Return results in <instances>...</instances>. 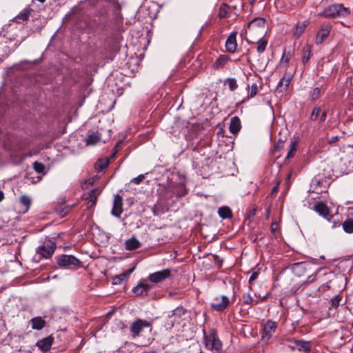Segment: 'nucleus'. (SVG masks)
<instances>
[{
	"instance_id": "38",
	"label": "nucleus",
	"mask_w": 353,
	"mask_h": 353,
	"mask_svg": "<svg viewBox=\"0 0 353 353\" xmlns=\"http://www.w3.org/2000/svg\"><path fill=\"white\" fill-rule=\"evenodd\" d=\"M321 94V88L319 87L314 88L310 93L312 101H316Z\"/></svg>"
},
{
	"instance_id": "50",
	"label": "nucleus",
	"mask_w": 353,
	"mask_h": 353,
	"mask_svg": "<svg viewBox=\"0 0 353 353\" xmlns=\"http://www.w3.org/2000/svg\"><path fill=\"white\" fill-rule=\"evenodd\" d=\"M326 117H327V111H323L321 114V116H320V118H319V123H323L325 121Z\"/></svg>"
},
{
	"instance_id": "10",
	"label": "nucleus",
	"mask_w": 353,
	"mask_h": 353,
	"mask_svg": "<svg viewBox=\"0 0 353 353\" xmlns=\"http://www.w3.org/2000/svg\"><path fill=\"white\" fill-rule=\"evenodd\" d=\"M215 301L216 302L211 303V307L218 312L224 310L230 303V300L225 295L221 296V301L219 298H216Z\"/></svg>"
},
{
	"instance_id": "52",
	"label": "nucleus",
	"mask_w": 353,
	"mask_h": 353,
	"mask_svg": "<svg viewBox=\"0 0 353 353\" xmlns=\"http://www.w3.org/2000/svg\"><path fill=\"white\" fill-rule=\"evenodd\" d=\"M303 267V264L297 263L294 264L293 269L295 270L296 269H301Z\"/></svg>"
},
{
	"instance_id": "59",
	"label": "nucleus",
	"mask_w": 353,
	"mask_h": 353,
	"mask_svg": "<svg viewBox=\"0 0 353 353\" xmlns=\"http://www.w3.org/2000/svg\"><path fill=\"white\" fill-rule=\"evenodd\" d=\"M277 189V187H274L273 191H275Z\"/></svg>"
},
{
	"instance_id": "11",
	"label": "nucleus",
	"mask_w": 353,
	"mask_h": 353,
	"mask_svg": "<svg viewBox=\"0 0 353 353\" xmlns=\"http://www.w3.org/2000/svg\"><path fill=\"white\" fill-rule=\"evenodd\" d=\"M314 210L323 217L330 220L332 217L330 211L327 205L323 202H317L314 205Z\"/></svg>"
},
{
	"instance_id": "26",
	"label": "nucleus",
	"mask_w": 353,
	"mask_h": 353,
	"mask_svg": "<svg viewBox=\"0 0 353 353\" xmlns=\"http://www.w3.org/2000/svg\"><path fill=\"white\" fill-rule=\"evenodd\" d=\"M218 214L223 219H229L232 216L231 209L228 206H223L219 208Z\"/></svg>"
},
{
	"instance_id": "60",
	"label": "nucleus",
	"mask_w": 353,
	"mask_h": 353,
	"mask_svg": "<svg viewBox=\"0 0 353 353\" xmlns=\"http://www.w3.org/2000/svg\"><path fill=\"white\" fill-rule=\"evenodd\" d=\"M256 0H252V3H253Z\"/></svg>"
},
{
	"instance_id": "27",
	"label": "nucleus",
	"mask_w": 353,
	"mask_h": 353,
	"mask_svg": "<svg viewBox=\"0 0 353 353\" xmlns=\"http://www.w3.org/2000/svg\"><path fill=\"white\" fill-rule=\"evenodd\" d=\"M228 61V57L226 55H221L219 58L214 62L213 68L215 69H220L224 67V65Z\"/></svg>"
},
{
	"instance_id": "33",
	"label": "nucleus",
	"mask_w": 353,
	"mask_h": 353,
	"mask_svg": "<svg viewBox=\"0 0 353 353\" xmlns=\"http://www.w3.org/2000/svg\"><path fill=\"white\" fill-rule=\"evenodd\" d=\"M307 26L306 21H302L297 23L296 28L294 32V36L296 37H299L301 34L304 32L305 28Z\"/></svg>"
},
{
	"instance_id": "17",
	"label": "nucleus",
	"mask_w": 353,
	"mask_h": 353,
	"mask_svg": "<svg viewBox=\"0 0 353 353\" xmlns=\"http://www.w3.org/2000/svg\"><path fill=\"white\" fill-rule=\"evenodd\" d=\"M291 79L292 74L290 72H285L278 83L277 89L279 90L280 92L286 90L288 85H290Z\"/></svg>"
},
{
	"instance_id": "39",
	"label": "nucleus",
	"mask_w": 353,
	"mask_h": 353,
	"mask_svg": "<svg viewBox=\"0 0 353 353\" xmlns=\"http://www.w3.org/2000/svg\"><path fill=\"white\" fill-rule=\"evenodd\" d=\"M225 82L228 83L229 89L231 91H234L238 88L237 81L234 78H228Z\"/></svg>"
},
{
	"instance_id": "48",
	"label": "nucleus",
	"mask_w": 353,
	"mask_h": 353,
	"mask_svg": "<svg viewBox=\"0 0 353 353\" xmlns=\"http://www.w3.org/2000/svg\"><path fill=\"white\" fill-rule=\"evenodd\" d=\"M258 276H259V272H258L257 271H254V272L252 273V274H251V276H250V279H249V283H250V285H252V283L254 280H256V279L258 278Z\"/></svg>"
},
{
	"instance_id": "43",
	"label": "nucleus",
	"mask_w": 353,
	"mask_h": 353,
	"mask_svg": "<svg viewBox=\"0 0 353 353\" xmlns=\"http://www.w3.org/2000/svg\"><path fill=\"white\" fill-rule=\"evenodd\" d=\"M213 261L216 264L217 268L221 269L223 265V259L217 254L212 255Z\"/></svg>"
},
{
	"instance_id": "45",
	"label": "nucleus",
	"mask_w": 353,
	"mask_h": 353,
	"mask_svg": "<svg viewBox=\"0 0 353 353\" xmlns=\"http://www.w3.org/2000/svg\"><path fill=\"white\" fill-rule=\"evenodd\" d=\"M341 301V296H340V295L335 296L331 300L332 306L334 307H337L339 305Z\"/></svg>"
},
{
	"instance_id": "55",
	"label": "nucleus",
	"mask_w": 353,
	"mask_h": 353,
	"mask_svg": "<svg viewBox=\"0 0 353 353\" xmlns=\"http://www.w3.org/2000/svg\"><path fill=\"white\" fill-rule=\"evenodd\" d=\"M4 199V194L0 190V202H1Z\"/></svg>"
},
{
	"instance_id": "20",
	"label": "nucleus",
	"mask_w": 353,
	"mask_h": 353,
	"mask_svg": "<svg viewBox=\"0 0 353 353\" xmlns=\"http://www.w3.org/2000/svg\"><path fill=\"white\" fill-rule=\"evenodd\" d=\"M276 328V323L273 321H268L264 325L263 338L269 339L272 336V334L275 332Z\"/></svg>"
},
{
	"instance_id": "28",
	"label": "nucleus",
	"mask_w": 353,
	"mask_h": 353,
	"mask_svg": "<svg viewBox=\"0 0 353 353\" xmlns=\"http://www.w3.org/2000/svg\"><path fill=\"white\" fill-rule=\"evenodd\" d=\"M343 230L347 234L353 233V219L347 218L342 223Z\"/></svg>"
},
{
	"instance_id": "41",
	"label": "nucleus",
	"mask_w": 353,
	"mask_h": 353,
	"mask_svg": "<svg viewBox=\"0 0 353 353\" xmlns=\"http://www.w3.org/2000/svg\"><path fill=\"white\" fill-rule=\"evenodd\" d=\"M321 113V108L315 107L310 114V119L311 121H316Z\"/></svg>"
},
{
	"instance_id": "5",
	"label": "nucleus",
	"mask_w": 353,
	"mask_h": 353,
	"mask_svg": "<svg viewBox=\"0 0 353 353\" xmlns=\"http://www.w3.org/2000/svg\"><path fill=\"white\" fill-rule=\"evenodd\" d=\"M144 329H148L151 332L152 330L151 323L141 319H137L133 321L130 326V332L132 339H136L137 337L140 336Z\"/></svg>"
},
{
	"instance_id": "34",
	"label": "nucleus",
	"mask_w": 353,
	"mask_h": 353,
	"mask_svg": "<svg viewBox=\"0 0 353 353\" xmlns=\"http://www.w3.org/2000/svg\"><path fill=\"white\" fill-rule=\"evenodd\" d=\"M257 37L259 38V41L257 42V43H258L257 52L259 53H262L266 48V46L268 44V41L265 39H263V36H262V37L257 36Z\"/></svg>"
},
{
	"instance_id": "18",
	"label": "nucleus",
	"mask_w": 353,
	"mask_h": 353,
	"mask_svg": "<svg viewBox=\"0 0 353 353\" xmlns=\"http://www.w3.org/2000/svg\"><path fill=\"white\" fill-rule=\"evenodd\" d=\"M53 341L52 336H47L37 343V347L43 352H46L50 350Z\"/></svg>"
},
{
	"instance_id": "3",
	"label": "nucleus",
	"mask_w": 353,
	"mask_h": 353,
	"mask_svg": "<svg viewBox=\"0 0 353 353\" xmlns=\"http://www.w3.org/2000/svg\"><path fill=\"white\" fill-rule=\"evenodd\" d=\"M350 13L349 8L344 7L343 4L334 3L327 7L320 14L326 17L335 18L336 17H347Z\"/></svg>"
},
{
	"instance_id": "4",
	"label": "nucleus",
	"mask_w": 353,
	"mask_h": 353,
	"mask_svg": "<svg viewBox=\"0 0 353 353\" xmlns=\"http://www.w3.org/2000/svg\"><path fill=\"white\" fill-rule=\"evenodd\" d=\"M56 249V243L50 239H46L41 245L37 248V253L34 257L38 260L41 259H49L54 254Z\"/></svg>"
},
{
	"instance_id": "8",
	"label": "nucleus",
	"mask_w": 353,
	"mask_h": 353,
	"mask_svg": "<svg viewBox=\"0 0 353 353\" xmlns=\"http://www.w3.org/2000/svg\"><path fill=\"white\" fill-rule=\"evenodd\" d=\"M171 275V271L169 269H164L161 271H157L150 274L148 276V280L152 283H160Z\"/></svg>"
},
{
	"instance_id": "15",
	"label": "nucleus",
	"mask_w": 353,
	"mask_h": 353,
	"mask_svg": "<svg viewBox=\"0 0 353 353\" xmlns=\"http://www.w3.org/2000/svg\"><path fill=\"white\" fill-rule=\"evenodd\" d=\"M330 32V27L329 25L323 26L316 34L315 43L316 44L321 43L328 37Z\"/></svg>"
},
{
	"instance_id": "57",
	"label": "nucleus",
	"mask_w": 353,
	"mask_h": 353,
	"mask_svg": "<svg viewBox=\"0 0 353 353\" xmlns=\"http://www.w3.org/2000/svg\"><path fill=\"white\" fill-rule=\"evenodd\" d=\"M269 296V294H266L265 296H263L262 298H261V300H265Z\"/></svg>"
},
{
	"instance_id": "35",
	"label": "nucleus",
	"mask_w": 353,
	"mask_h": 353,
	"mask_svg": "<svg viewBox=\"0 0 353 353\" xmlns=\"http://www.w3.org/2000/svg\"><path fill=\"white\" fill-rule=\"evenodd\" d=\"M296 145H297V142L295 140L291 141L290 145V148H289L288 152L286 156V159H290L292 157H293L294 153L295 152V151L296 150Z\"/></svg>"
},
{
	"instance_id": "16",
	"label": "nucleus",
	"mask_w": 353,
	"mask_h": 353,
	"mask_svg": "<svg viewBox=\"0 0 353 353\" xmlns=\"http://www.w3.org/2000/svg\"><path fill=\"white\" fill-rule=\"evenodd\" d=\"M236 32H234L230 34V35L228 37L225 42V48L228 52L230 53H233L236 50Z\"/></svg>"
},
{
	"instance_id": "42",
	"label": "nucleus",
	"mask_w": 353,
	"mask_h": 353,
	"mask_svg": "<svg viewBox=\"0 0 353 353\" xmlns=\"http://www.w3.org/2000/svg\"><path fill=\"white\" fill-rule=\"evenodd\" d=\"M290 58H291L290 52H287L286 50L285 49L283 51V56L281 59V63L288 64L289 61L290 60Z\"/></svg>"
},
{
	"instance_id": "22",
	"label": "nucleus",
	"mask_w": 353,
	"mask_h": 353,
	"mask_svg": "<svg viewBox=\"0 0 353 353\" xmlns=\"http://www.w3.org/2000/svg\"><path fill=\"white\" fill-rule=\"evenodd\" d=\"M141 247V243L134 236L131 237L125 242V248L127 250L132 251Z\"/></svg>"
},
{
	"instance_id": "58",
	"label": "nucleus",
	"mask_w": 353,
	"mask_h": 353,
	"mask_svg": "<svg viewBox=\"0 0 353 353\" xmlns=\"http://www.w3.org/2000/svg\"><path fill=\"white\" fill-rule=\"evenodd\" d=\"M71 209V207H68L67 208V212Z\"/></svg>"
},
{
	"instance_id": "19",
	"label": "nucleus",
	"mask_w": 353,
	"mask_h": 353,
	"mask_svg": "<svg viewBox=\"0 0 353 353\" xmlns=\"http://www.w3.org/2000/svg\"><path fill=\"white\" fill-rule=\"evenodd\" d=\"M30 325L33 330H41L46 325V321L41 316L32 318L30 322Z\"/></svg>"
},
{
	"instance_id": "37",
	"label": "nucleus",
	"mask_w": 353,
	"mask_h": 353,
	"mask_svg": "<svg viewBox=\"0 0 353 353\" xmlns=\"http://www.w3.org/2000/svg\"><path fill=\"white\" fill-rule=\"evenodd\" d=\"M229 6L225 3H222L219 10V17L221 19L225 18L228 12Z\"/></svg>"
},
{
	"instance_id": "49",
	"label": "nucleus",
	"mask_w": 353,
	"mask_h": 353,
	"mask_svg": "<svg viewBox=\"0 0 353 353\" xmlns=\"http://www.w3.org/2000/svg\"><path fill=\"white\" fill-rule=\"evenodd\" d=\"M185 310L183 307H177L173 310V315H181V314H185Z\"/></svg>"
},
{
	"instance_id": "44",
	"label": "nucleus",
	"mask_w": 353,
	"mask_h": 353,
	"mask_svg": "<svg viewBox=\"0 0 353 353\" xmlns=\"http://www.w3.org/2000/svg\"><path fill=\"white\" fill-rule=\"evenodd\" d=\"M257 92H258V86L256 85V83H253L252 85H251V90L250 91L248 92V97H254L256 94H257Z\"/></svg>"
},
{
	"instance_id": "54",
	"label": "nucleus",
	"mask_w": 353,
	"mask_h": 353,
	"mask_svg": "<svg viewBox=\"0 0 353 353\" xmlns=\"http://www.w3.org/2000/svg\"><path fill=\"white\" fill-rule=\"evenodd\" d=\"M336 141H338V137L337 136H334V137H331V139H330L329 142L330 143H334Z\"/></svg>"
},
{
	"instance_id": "2",
	"label": "nucleus",
	"mask_w": 353,
	"mask_h": 353,
	"mask_svg": "<svg viewBox=\"0 0 353 353\" xmlns=\"http://www.w3.org/2000/svg\"><path fill=\"white\" fill-rule=\"evenodd\" d=\"M204 345L206 350L211 353H220L222 350L223 344L219 339L217 332L215 329L212 328L206 332L203 330Z\"/></svg>"
},
{
	"instance_id": "36",
	"label": "nucleus",
	"mask_w": 353,
	"mask_h": 353,
	"mask_svg": "<svg viewBox=\"0 0 353 353\" xmlns=\"http://www.w3.org/2000/svg\"><path fill=\"white\" fill-rule=\"evenodd\" d=\"M110 0H84L83 3H88L92 7L103 6V3L110 2Z\"/></svg>"
},
{
	"instance_id": "6",
	"label": "nucleus",
	"mask_w": 353,
	"mask_h": 353,
	"mask_svg": "<svg viewBox=\"0 0 353 353\" xmlns=\"http://www.w3.org/2000/svg\"><path fill=\"white\" fill-rule=\"evenodd\" d=\"M248 32L251 36H264L265 33V20L264 18H255L248 24Z\"/></svg>"
},
{
	"instance_id": "14",
	"label": "nucleus",
	"mask_w": 353,
	"mask_h": 353,
	"mask_svg": "<svg viewBox=\"0 0 353 353\" xmlns=\"http://www.w3.org/2000/svg\"><path fill=\"white\" fill-rule=\"evenodd\" d=\"M292 348L296 349L299 352L309 353L311 351L310 342L301 340H295L294 341V345L292 347Z\"/></svg>"
},
{
	"instance_id": "51",
	"label": "nucleus",
	"mask_w": 353,
	"mask_h": 353,
	"mask_svg": "<svg viewBox=\"0 0 353 353\" xmlns=\"http://www.w3.org/2000/svg\"><path fill=\"white\" fill-rule=\"evenodd\" d=\"M271 231L274 233L277 230V223L276 222H272L270 226Z\"/></svg>"
},
{
	"instance_id": "53",
	"label": "nucleus",
	"mask_w": 353,
	"mask_h": 353,
	"mask_svg": "<svg viewBox=\"0 0 353 353\" xmlns=\"http://www.w3.org/2000/svg\"><path fill=\"white\" fill-rule=\"evenodd\" d=\"M185 194H187V190L185 189H183L181 193H177V196H183Z\"/></svg>"
},
{
	"instance_id": "29",
	"label": "nucleus",
	"mask_w": 353,
	"mask_h": 353,
	"mask_svg": "<svg viewBox=\"0 0 353 353\" xmlns=\"http://www.w3.org/2000/svg\"><path fill=\"white\" fill-rule=\"evenodd\" d=\"M19 201L21 204L24 207V212H27L32 203L30 197L27 195H22L20 197Z\"/></svg>"
},
{
	"instance_id": "30",
	"label": "nucleus",
	"mask_w": 353,
	"mask_h": 353,
	"mask_svg": "<svg viewBox=\"0 0 353 353\" xmlns=\"http://www.w3.org/2000/svg\"><path fill=\"white\" fill-rule=\"evenodd\" d=\"M108 164H109V159H107V158H105V159H100L95 163V168L99 172H101L105 168L108 167Z\"/></svg>"
},
{
	"instance_id": "31",
	"label": "nucleus",
	"mask_w": 353,
	"mask_h": 353,
	"mask_svg": "<svg viewBox=\"0 0 353 353\" xmlns=\"http://www.w3.org/2000/svg\"><path fill=\"white\" fill-rule=\"evenodd\" d=\"M242 300L245 305H248L250 306L254 305L259 303V301L254 299L249 294H243L242 296Z\"/></svg>"
},
{
	"instance_id": "32",
	"label": "nucleus",
	"mask_w": 353,
	"mask_h": 353,
	"mask_svg": "<svg viewBox=\"0 0 353 353\" xmlns=\"http://www.w3.org/2000/svg\"><path fill=\"white\" fill-rule=\"evenodd\" d=\"M312 55L311 48L307 46L303 48L302 62L303 64H306Z\"/></svg>"
},
{
	"instance_id": "12",
	"label": "nucleus",
	"mask_w": 353,
	"mask_h": 353,
	"mask_svg": "<svg viewBox=\"0 0 353 353\" xmlns=\"http://www.w3.org/2000/svg\"><path fill=\"white\" fill-rule=\"evenodd\" d=\"M101 193V189L100 188H96L92 189L87 197L88 201L87 203V208H92L94 207L97 202V197Z\"/></svg>"
},
{
	"instance_id": "40",
	"label": "nucleus",
	"mask_w": 353,
	"mask_h": 353,
	"mask_svg": "<svg viewBox=\"0 0 353 353\" xmlns=\"http://www.w3.org/2000/svg\"><path fill=\"white\" fill-rule=\"evenodd\" d=\"M33 168L37 173L42 174L44 172L46 167L42 163L35 161L33 163Z\"/></svg>"
},
{
	"instance_id": "13",
	"label": "nucleus",
	"mask_w": 353,
	"mask_h": 353,
	"mask_svg": "<svg viewBox=\"0 0 353 353\" xmlns=\"http://www.w3.org/2000/svg\"><path fill=\"white\" fill-rule=\"evenodd\" d=\"M152 288L151 285L140 283L133 288V292L137 296H147L149 291Z\"/></svg>"
},
{
	"instance_id": "56",
	"label": "nucleus",
	"mask_w": 353,
	"mask_h": 353,
	"mask_svg": "<svg viewBox=\"0 0 353 353\" xmlns=\"http://www.w3.org/2000/svg\"><path fill=\"white\" fill-rule=\"evenodd\" d=\"M341 225V223H339V222H335V221H334V223H333V227H337V226H339V225Z\"/></svg>"
},
{
	"instance_id": "21",
	"label": "nucleus",
	"mask_w": 353,
	"mask_h": 353,
	"mask_svg": "<svg viewBox=\"0 0 353 353\" xmlns=\"http://www.w3.org/2000/svg\"><path fill=\"white\" fill-rule=\"evenodd\" d=\"M241 124L239 118L236 116L233 117L230 119L229 130L233 134H236L241 130Z\"/></svg>"
},
{
	"instance_id": "7",
	"label": "nucleus",
	"mask_w": 353,
	"mask_h": 353,
	"mask_svg": "<svg viewBox=\"0 0 353 353\" xmlns=\"http://www.w3.org/2000/svg\"><path fill=\"white\" fill-rule=\"evenodd\" d=\"M57 264L62 268H74L80 266L81 261L73 255L62 254L56 256Z\"/></svg>"
},
{
	"instance_id": "9",
	"label": "nucleus",
	"mask_w": 353,
	"mask_h": 353,
	"mask_svg": "<svg viewBox=\"0 0 353 353\" xmlns=\"http://www.w3.org/2000/svg\"><path fill=\"white\" fill-rule=\"evenodd\" d=\"M123 212V199L119 194L114 195L111 214L116 217H120Z\"/></svg>"
},
{
	"instance_id": "1",
	"label": "nucleus",
	"mask_w": 353,
	"mask_h": 353,
	"mask_svg": "<svg viewBox=\"0 0 353 353\" xmlns=\"http://www.w3.org/2000/svg\"><path fill=\"white\" fill-rule=\"evenodd\" d=\"M333 171L347 174L353 170V152H341L333 162Z\"/></svg>"
},
{
	"instance_id": "47",
	"label": "nucleus",
	"mask_w": 353,
	"mask_h": 353,
	"mask_svg": "<svg viewBox=\"0 0 353 353\" xmlns=\"http://www.w3.org/2000/svg\"><path fill=\"white\" fill-rule=\"evenodd\" d=\"M144 179H145V175L144 174H140L138 176L134 177V179H132V181H131V183H133L134 184L138 185L140 183H141Z\"/></svg>"
},
{
	"instance_id": "25",
	"label": "nucleus",
	"mask_w": 353,
	"mask_h": 353,
	"mask_svg": "<svg viewBox=\"0 0 353 353\" xmlns=\"http://www.w3.org/2000/svg\"><path fill=\"white\" fill-rule=\"evenodd\" d=\"M101 137L99 133H92L88 136L85 140L87 145H93L101 141Z\"/></svg>"
},
{
	"instance_id": "23",
	"label": "nucleus",
	"mask_w": 353,
	"mask_h": 353,
	"mask_svg": "<svg viewBox=\"0 0 353 353\" xmlns=\"http://www.w3.org/2000/svg\"><path fill=\"white\" fill-rule=\"evenodd\" d=\"M133 270L134 268L120 274L116 275L112 279V283L114 285H120L125 279H126L132 274Z\"/></svg>"
},
{
	"instance_id": "46",
	"label": "nucleus",
	"mask_w": 353,
	"mask_h": 353,
	"mask_svg": "<svg viewBox=\"0 0 353 353\" xmlns=\"http://www.w3.org/2000/svg\"><path fill=\"white\" fill-rule=\"evenodd\" d=\"M283 141H278L274 146V149L272 150V152L273 154H275V153L277 151H279L281 148L283 147Z\"/></svg>"
},
{
	"instance_id": "24",
	"label": "nucleus",
	"mask_w": 353,
	"mask_h": 353,
	"mask_svg": "<svg viewBox=\"0 0 353 353\" xmlns=\"http://www.w3.org/2000/svg\"><path fill=\"white\" fill-rule=\"evenodd\" d=\"M32 10L30 8H26L23 9L18 15H17L14 18V20L19 23L20 21H27L29 19L30 14Z\"/></svg>"
}]
</instances>
